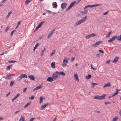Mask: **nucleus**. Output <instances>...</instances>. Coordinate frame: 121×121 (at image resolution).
I'll return each mask as SVG.
<instances>
[{
    "label": "nucleus",
    "mask_w": 121,
    "mask_h": 121,
    "mask_svg": "<svg viewBox=\"0 0 121 121\" xmlns=\"http://www.w3.org/2000/svg\"><path fill=\"white\" fill-rule=\"evenodd\" d=\"M108 11L106 12H105L104 13H103V15H106L108 13Z\"/></svg>",
    "instance_id": "nucleus-52"
},
{
    "label": "nucleus",
    "mask_w": 121,
    "mask_h": 121,
    "mask_svg": "<svg viewBox=\"0 0 121 121\" xmlns=\"http://www.w3.org/2000/svg\"><path fill=\"white\" fill-rule=\"evenodd\" d=\"M19 111H16L14 112V113L15 114H17V113H18V112H19Z\"/></svg>",
    "instance_id": "nucleus-55"
},
{
    "label": "nucleus",
    "mask_w": 121,
    "mask_h": 121,
    "mask_svg": "<svg viewBox=\"0 0 121 121\" xmlns=\"http://www.w3.org/2000/svg\"><path fill=\"white\" fill-rule=\"evenodd\" d=\"M55 30V29H54L52 30V31L51 32H52V33H53V32Z\"/></svg>",
    "instance_id": "nucleus-63"
},
{
    "label": "nucleus",
    "mask_w": 121,
    "mask_h": 121,
    "mask_svg": "<svg viewBox=\"0 0 121 121\" xmlns=\"http://www.w3.org/2000/svg\"><path fill=\"white\" fill-rule=\"evenodd\" d=\"M104 103L106 104L107 105V104H108L111 103V102H105Z\"/></svg>",
    "instance_id": "nucleus-51"
},
{
    "label": "nucleus",
    "mask_w": 121,
    "mask_h": 121,
    "mask_svg": "<svg viewBox=\"0 0 121 121\" xmlns=\"http://www.w3.org/2000/svg\"><path fill=\"white\" fill-rule=\"evenodd\" d=\"M41 87H42L41 86H38L35 88V89H36V90H37L39 89H40L41 88Z\"/></svg>",
    "instance_id": "nucleus-36"
},
{
    "label": "nucleus",
    "mask_w": 121,
    "mask_h": 121,
    "mask_svg": "<svg viewBox=\"0 0 121 121\" xmlns=\"http://www.w3.org/2000/svg\"><path fill=\"white\" fill-rule=\"evenodd\" d=\"M45 50V48H44L43 50L42 51V53H43V52Z\"/></svg>",
    "instance_id": "nucleus-58"
},
{
    "label": "nucleus",
    "mask_w": 121,
    "mask_h": 121,
    "mask_svg": "<svg viewBox=\"0 0 121 121\" xmlns=\"http://www.w3.org/2000/svg\"><path fill=\"white\" fill-rule=\"evenodd\" d=\"M15 99H14V97L12 99V102H13L14 101Z\"/></svg>",
    "instance_id": "nucleus-59"
},
{
    "label": "nucleus",
    "mask_w": 121,
    "mask_h": 121,
    "mask_svg": "<svg viewBox=\"0 0 121 121\" xmlns=\"http://www.w3.org/2000/svg\"><path fill=\"white\" fill-rule=\"evenodd\" d=\"M118 118L116 117H115L112 120V121H116L117 120Z\"/></svg>",
    "instance_id": "nucleus-41"
},
{
    "label": "nucleus",
    "mask_w": 121,
    "mask_h": 121,
    "mask_svg": "<svg viewBox=\"0 0 121 121\" xmlns=\"http://www.w3.org/2000/svg\"><path fill=\"white\" fill-rule=\"evenodd\" d=\"M119 57L117 56H116L114 60L112 61V62L114 63H116Z\"/></svg>",
    "instance_id": "nucleus-11"
},
{
    "label": "nucleus",
    "mask_w": 121,
    "mask_h": 121,
    "mask_svg": "<svg viewBox=\"0 0 121 121\" xmlns=\"http://www.w3.org/2000/svg\"><path fill=\"white\" fill-rule=\"evenodd\" d=\"M91 68L93 70H95L96 69V68H94L92 67V64H91Z\"/></svg>",
    "instance_id": "nucleus-44"
},
{
    "label": "nucleus",
    "mask_w": 121,
    "mask_h": 121,
    "mask_svg": "<svg viewBox=\"0 0 121 121\" xmlns=\"http://www.w3.org/2000/svg\"><path fill=\"white\" fill-rule=\"evenodd\" d=\"M27 78V76L26 74H22L18 77L17 80L18 81H21L23 78Z\"/></svg>",
    "instance_id": "nucleus-3"
},
{
    "label": "nucleus",
    "mask_w": 121,
    "mask_h": 121,
    "mask_svg": "<svg viewBox=\"0 0 121 121\" xmlns=\"http://www.w3.org/2000/svg\"><path fill=\"white\" fill-rule=\"evenodd\" d=\"M9 28L10 27L9 26L7 27L5 29V31L6 32H7L8 31V30L9 29Z\"/></svg>",
    "instance_id": "nucleus-40"
},
{
    "label": "nucleus",
    "mask_w": 121,
    "mask_h": 121,
    "mask_svg": "<svg viewBox=\"0 0 121 121\" xmlns=\"http://www.w3.org/2000/svg\"><path fill=\"white\" fill-rule=\"evenodd\" d=\"M14 83V82L13 81H11L10 82V86L11 87L12 86Z\"/></svg>",
    "instance_id": "nucleus-39"
},
{
    "label": "nucleus",
    "mask_w": 121,
    "mask_h": 121,
    "mask_svg": "<svg viewBox=\"0 0 121 121\" xmlns=\"http://www.w3.org/2000/svg\"><path fill=\"white\" fill-rule=\"evenodd\" d=\"M19 121H26V120L24 117L22 116L20 118Z\"/></svg>",
    "instance_id": "nucleus-17"
},
{
    "label": "nucleus",
    "mask_w": 121,
    "mask_h": 121,
    "mask_svg": "<svg viewBox=\"0 0 121 121\" xmlns=\"http://www.w3.org/2000/svg\"><path fill=\"white\" fill-rule=\"evenodd\" d=\"M34 119V118H31L30 120H29V121H33Z\"/></svg>",
    "instance_id": "nucleus-56"
},
{
    "label": "nucleus",
    "mask_w": 121,
    "mask_h": 121,
    "mask_svg": "<svg viewBox=\"0 0 121 121\" xmlns=\"http://www.w3.org/2000/svg\"><path fill=\"white\" fill-rule=\"evenodd\" d=\"M93 7V5H88L86 6H85L84 8V9L85 10L88 7L92 8Z\"/></svg>",
    "instance_id": "nucleus-20"
},
{
    "label": "nucleus",
    "mask_w": 121,
    "mask_h": 121,
    "mask_svg": "<svg viewBox=\"0 0 121 121\" xmlns=\"http://www.w3.org/2000/svg\"><path fill=\"white\" fill-rule=\"evenodd\" d=\"M106 95L103 94L101 96L98 95L95 96L94 97V99H104Z\"/></svg>",
    "instance_id": "nucleus-2"
},
{
    "label": "nucleus",
    "mask_w": 121,
    "mask_h": 121,
    "mask_svg": "<svg viewBox=\"0 0 121 121\" xmlns=\"http://www.w3.org/2000/svg\"><path fill=\"white\" fill-rule=\"evenodd\" d=\"M14 76V74H10L8 75L6 77H4L5 79L7 80H10L12 78V76Z\"/></svg>",
    "instance_id": "nucleus-6"
},
{
    "label": "nucleus",
    "mask_w": 121,
    "mask_h": 121,
    "mask_svg": "<svg viewBox=\"0 0 121 121\" xmlns=\"http://www.w3.org/2000/svg\"><path fill=\"white\" fill-rule=\"evenodd\" d=\"M44 21L41 22V23L39 24L38 25V26L39 28L41 27V26L42 25V24L44 23Z\"/></svg>",
    "instance_id": "nucleus-25"
},
{
    "label": "nucleus",
    "mask_w": 121,
    "mask_h": 121,
    "mask_svg": "<svg viewBox=\"0 0 121 121\" xmlns=\"http://www.w3.org/2000/svg\"><path fill=\"white\" fill-rule=\"evenodd\" d=\"M91 77V76L90 74H88L87 76H86V79H90Z\"/></svg>",
    "instance_id": "nucleus-24"
},
{
    "label": "nucleus",
    "mask_w": 121,
    "mask_h": 121,
    "mask_svg": "<svg viewBox=\"0 0 121 121\" xmlns=\"http://www.w3.org/2000/svg\"><path fill=\"white\" fill-rule=\"evenodd\" d=\"M102 5L101 4H95L94 5H93V7L96 6H101Z\"/></svg>",
    "instance_id": "nucleus-37"
},
{
    "label": "nucleus",
    "mask_w": 121,
    "mask_h": 121,
    "mask_svg": "<svg viewBox=\"0 0 121 121\" xmlns=\"http://www.w3.org/2000/svg\"><path fill=\"white\" fill-rule=\"evenodd\" d=\"M100 56V55L99 53L97 54L96 56L98 57L99 58V57Z\"/></svg>",
    "instance_id": "nucleus-47"
},
{
    "label": "nucleus",
    "mask_w": 121,
    "mask_h": 121,
    "mask_svg": "<svg viewBox=\"0 0 121 121\" xmlns=\"http://www.w3.org/2000/svg\"><path fill=\"white\" fill-rule=\"evenodd\" d=\"M52 77L54 79H56L57 78L60 77V75L58 73H54L52 74Z\"/></svg>",
    "instance_id": "nucleus-5"
},
{
    "label": "nucleus",
    "mask_w": 121,
    "mask_h": 121,
    "mask_svg": "<svg viewBox=\"0 0 121 121\" xmlns=\"http://www.w3.org/2000/svg\"><path fill=\"white\" fill-rule=\"evenodd\" d=\"M8 62L10 63H13L14 62H17V61L15 60H9Z\"/></svg>",
    "instance_id": "nucleus-31"
},
{
    "label": "nucleus",
    "mask_w": 121,
    "mask_h": 121,
    "mask_svg": "<svg viewBox=\"0 0 121 121\" xmlns=\"http://www.w3.org/2000/svg\"><path fill=\"white\" fill-rule=\"evenodd\" d=\"M27 89V88H24L23 90V92L24 93L25 92Z\"/></svg>",
    "instance_id": "nucleus-49"
},
{
    "label": "nucleus",
    "mask_w": 121,
    "mask_h": 121,
    "mask_svg": "<svg viewBox=\"0 0 121 121\" xmlns=\"http://www.w3.org/2000/svg\"><path fill=\"white\" fill-rule=\"evenodd\" d=\"M118 92L117 91L116 92L114 93V94L112 95V96L113 97L115 95H117L118 93Z\"/></svg>",
    "instance_id": "nucleus-33"
},
{
    "label": "nucleus",
    "mask_w": 121,
    "mask_h": 121,
    "mask_svg": "<svg viewBox=\"0 0 121 121\" xmlns=\"http://www.w3.org/2000/svg\"><path fill=\"white\" fill-rule=\"evenodd\" d=\"M100 43V42H98L96 43H95L92 44L91 47H96Z\"/></svg>",
    "instance_id": "nucleus-9"
},
{
    "label": "nucleus",
    "mask_w": 121,
    "mask_h": 121,
    "mask_svg": "<svg viewBox=\"0 0 121 121\" xmlns=\"http://www.w3.org/2000/svg\"><path fill=\"white\" fill-rule=\"evenodd\" d=\"M87 18V16H86L84 17L82 19H81L79 21L77 22L75 24V26H77L78 25L84 22Z\"/></svg>",
    "instance_id": "nucleus-1"
},
{
    "label": "nucleus",
    "mask_w": 121,
    "mask_h": 121,
    "mask_svg": "<svg viewBox=\"0 0 121 121\" xmlns=\"http://www.w3.org/2000/svg\"><path fill=\"white\" fill-rule=\"evenodd\" d=\"M91 37L90 35L85 37V38L86 39H88L89 38H90Z\"/></svg>",
    "instance_id": "nucleus-43"
},
{
    "label": "nucleus",
    "mask_w": 121,
    "mask_h": 121,
    "mask_svg": "<svg viewBox=\"0 0 121 121\" xmlns=\"http://www.w3.org/2000/svg\"><path fill=\"white\" fill-rule=\"evenodd\" d=\"M53 33H52V32H51L50 33V34L48 35V36L47 37L48 39H49L51 36L52 35Z\"/></svg>",
    "instance_id": "nucleus-27"
},
{
    "label": "nucleus",
    "mask_w": 121,
    "mask_h": 121,
    "mask_svg": "<svg viewBox=\"0 0 121 121\" xmlns=\"http://www.w3.org/2000/svg\"><path fill=\"white\" fill-rule=\"evenodd\" d=\"M31 0H26V1L25 4H28L29 3L31 2Z\"/></svg>",
    "instance_id": "nucleus-26"
},
{
    "label": "nucleus",
    "mask_w": 121,
    "mask_h": 121,
    "mask_svg": "<svg viewBox=\"0 0 121 121\" xmlns=\"http://www.w3.org/2000/svg\"><path fill=\"white\" fill-rule=\"evenodd\" d=\"M55 53V51H53L52 53L50 54V56H52L53 54H54Z\"/></svg>",
    "instance_id": "nucleus-48"
},
{
    "label": "nucleus",
    "mask_w": 121,
    "mask_h": 121,
    "mask_svg": "<svg viewBox=\"0 0 121 121\" xmlns=\"http://www.w3.org/2000/svg\"><path fill=\"white\" fill-rule=\"evenodd\" d=\"M39 44L38 43H36V44L35 45V46L34 47L35 49H36L37 48V47L38 46Z\"/></svg>",
    "instance_id": "nucleus-42"
},
{
    "label": "nucleus",
    "mask_w": 121,
    "mask_h": 121,
    "mask_svg": "<svg viewBox=\"0 0 121 121\" xmlns=\"http://www.w3.org/2000/svg\"><path fill=\"white\" fill-rule=\"evenodd\" d=\"M74 77L75 78L76 80L78 82L79 81V80L78 79L77 74L76 73L75 74L74 76Z\"/></svg>",
    "instance_id": "nucleus-18"
},
{
    "label": "nucleus",
    "mask_w": 121,
    "mask_h": 121,
    "mask_svg": "<svg viewBox=\"0 0 121 121\" xmlns=\"http://www.w3.org/2000/svg\"><path fill=\"white\" fill-rule=\"evenodd\" d=\"M99 52H101L102 53V54H103L104 53V52L102 50H99Z\"/></svg>",
    "instance_id": "nucleus-53"
},
{
    "label": "nucleus",
    "mask_w": 121,
    "mask_h": 121,
    "mask_svg": "<svg viewBox=\"0 0 121 121\" xmlns=\"http://www.w3.org/2000/svg\"><path fill=\"white\" fill-rule=\"evenodd\" d=\"M52 4L53 5V6L55 7H57V5L56 3V2H53L52 3Z\"/></svg>",
    "instance_id": "nucleus-28"
},
{
    "label": "nucleus",
    "mask_w": 121,
    "mask_h": 121,
    "mask_svg": "<svg viewBox=\"0 0 121 121\" xmlns=\"http://www.w3.org/2000/svg\"><path fill=\"white\" fill-rule=\"evenodd\" d=\"M43 97H42L41 96L40 97V103H41L43 101Z\"/></svg>",
    "instance_id": "nucleus-30"
},
{
    "label": "nucleus",
    "mask_w": 121,
    "mask_h": 121,
    "mask_svg": "<svg viewBox=\"0 0 121 121\" xmlns=\"http://www.w3.org/2000/svg\"><path fill=\"white\" fill-rule=\"evenodd\" d=\"M12 13V11H10L8 13V14L7 16V17L8 18L10 15Z\"/></svg>",
    "instance_id": "nucleus-32"
},
{
    "label": "nucleus",
    "mask_w": 121,
    "mask_h": 121,
    "mask_svg": "<svg viewBox=\"0 0 121 121\" xmlns=\"http://www.w3.org/2000/svg\"><path fill=\"white\" fill-rule=\"evenodd\" d=\"M47 81L50 82H52L54 81L53 78L52 77H48L47 79Z\"/></svg>",
    "instance_id": "nucleus-10"
},
{
    "label": "nucleus",
    "mask_w": 121,
    "mask_h": 121,
    "mask_svg": "<svg viewBox=\"0 0 121 121\" xmlns=\"http://www.w3.org/2000/svg\"><path fill=\"white\" fill-rule=\"evenodd\" d=\"M47 11L49 13H50L51 12V11L50 10H47Z\"/></svg>",
    "instance_id": "nucleus-64"
},
{
    "label": "nucleus",
    "mask_w": 121,
    "mask_h": 121,
    "mask_svg": "<svg viewBox=\"0 0 121 121\" xmlns=\"http://www.w3.org/2000/svg\"><path fill=\"white\" fill-rule=\"evenodd\" d=\"M28 77L31 80H34L35 79V77L32 75H29Z\"/></svg>",
    "instance_id": "nucleus-13"
},
{
    "label": "nucleus",
    "mask_w": 121,
    "mask_h": 121,
    "mask_svg": "<svg viewBox=\"0 0 121 121\" xmlns=\"http://www.w3.org/2000/svg\"><path fill=\"white\" fill-rule=\"evenodd\" d=\"M115 35H114L112 37V38H111L109 40H108V43H110L112 41H114L116 39Z\"/></svg>",
    "instance_id": "nucleus-8"
},
{
    "label": "nucleus",
    "mask_w": 121,
    "mask_h": 121,
    "mask_svg": "<svg viewBox=\"0 0 121 121\" xmlns=\"http://www.w3.org/2000/svg\"><path fill=\"white\" fill-rule=\"evenodd\" d=\"M31 103V102H28L24 106V107L25 108H26Z\"/></svg>",
    "instance_id": "nucleus-23"
},
{
    "label": "nucleus",
    "mask_w": 121,
    "mask_h": 121,
    "mask_svg": "<svg viewBox=\"0 0 121 121\" xmlns=\"http://www.w3.org/2000/svg\"><path fill=\"white\" fill-rule=\"evenodd\" d=\"M67 6V4L66 3H62L61 4V8L64 9Z\"/></svg>",
    "instance_id": "nucleus-12"
},
{
    "label": "nucleus",
    "mask_w": 121,
    "mask_h": 121,
    "mask_svg": "<svg viewBox=\"0 0 121 121\" xmlns=\"http://www.w3.org/2000/svg\"><path fill=\"white\" fill-rule=\"evenodd\" d=\"M111 86L110 84V83H108L105 84L104 86V88L105 87H110Z\"/></svg>",
    "instance_id": "nucleus-21"
},
{
    "label": "nucleus",
    "mask_w": 121,
    "mask_h": 121,
    "mask_svg": "<svg viewBox=\"0 0 121 121\" xmlns=\"http://www.w3.org/2000/svg\"><path fill=\"white\" fill-rule=\"evenodd\" d=\"M75 59V57H73L71 59V60L72 62H73L74 61V59Z\"/></svg>",
    "instance_id": "nucleus-46"
},
{
    "label": "nucleus",
    "mask_w": 121,
    "mask_h": 121,
    "mask_svg": "<svg viewBox=\"0 0 121 121\" xmlns=\"http://www.w3.org/2000/svg\"><path fill=\"white\" fill-rule=\"evenodd\" d=\"M115 37L116 38L117 40L121 41V35H120L119 36L115 35Z\"/></svg>",
    "instance_id": "nucleus-15"
},
{
    "label": "nucleus",
    "mask_w": 121,
    "mask_h": 121,
    "mask_svg": "<svg viewBox=\"0 0 121 121\" xmlns=\"http://www.w3.org/2000/svg\"><path fill=\"white\" fill-rule=\"evenodd\" d=\"M11 66H12L11 65L8 66L6 68L7 69V70L9 69H10V68H11Z\"/></svg>",
    "instance_id": "nucleus-38"
},
{
    "label": "nucleus",
    "mask_w": 121,
    "mask_h": 121,
    "mask_svg": "<svg viewBox=\"0 0 121 121\" xmlns=\"http://www.w3.org/2000/svg\"><path fill=\"white\" fill-rule=\"evenodd\" d=\"M112 31H110L108 33V35L106 36V37H109L110 35L112 34Z\"/></svg>",
    "instance_id": "nucleus-35"
},
{
    "label": "nucleus",
    "mask_w": 121,
    "mask_h": 121,
    "mask_svg": "<svg viewBox=\"0 0 121 121\" xmlns=\"http://www.w3.org/2000/svg\"><path fill=\"white\" fill-rule=\"evenodd\" d=\"M39 28V27L38 26H37L36 28V29H35V31H36Z\"/></svg>",
    "instance_id": "nucleus-54"
},
{
    "label": "nucleus",
    "mask_w": 121,
    "mask_h": 121,
    "mask_svg": "<svg viewBox=\"0 0 121 121\" xmlns=\"http://www.w3.org/2000/svg\"><path fill=\"white\" fill-rule=\"evenodd\" d=\"M57 116H56L54 118V119L53 120V121H55L56 119Z\"/></svg>",
    "instance_id": "nucleus-57"
},
{
    "label": "nucleus",
    "mask_w": 121,
    "mask_h": 121,
    "mask_svg": "<svg viewBox=\"0 0 121 121\" xmlns=\"http://www.w3.org/2000/svg\"><path fill=\"white\" fill-rule=\"evenodd\" d=\"M90 35L91 37L96 36L97 35L96 34L94 33H93L92 34H91Z\"/></svg>",
    "instance_id": "nucleus-29"
},
{
    "label": "nucleus",
    "mask_w": 121,
    "mask_h": 121,
    "mask_svg": "<svg viewBox=\"0 0 121 121\" xmlns=\"http://www.w3.org/2000/svg\"><path fill=\"white\" fill-rule=\"evenodd\" d=\"M52 67L53 68H55V62H52L51 64Z\"/></svg>",
    "instance_id": "nucleus-22"
},
{
    "label": "nucleus",
    "mask_w": 121,
    "mask_h": 121,
    "mask_svg": "<svg viewBox=\"0 0 121 121\" xmlns=\"http://www.w3.org/2000/svg\"><path fill=\"white\" fill-rule=\"evenodd\" d=\"M20 94L19 93L16 96L17 97H18L19 96Z\"/></svg>",
    "instance_id": "nucleus-60"
},
{
    "label": "nucleus",
    "mask_w": 121,
    "mask_h": 121,
    "mask_svg": "<svg viewBox=\"0 0 121 121\" xmlns=\"http://www.w3.org/2000/svg\"><path fill=\"white\" fill-rule=\"evenodd\" d=\"M34 99V97L33 96H32L30 97H29V99Z\"/></svg>",
    "instance_id": "nucleus-45"
},
{
    "label": "nucleus",
    "mask_w": 121,
    "mask_h": 121,
    "mask_svg": "<svg viewBox=\"0 0 121 121\" xmlns=\"http://www.w3.org/2000/svg\"><path fill=\"white\" fill-rule=\"evenodd\" d=\"M21 23V22L20 21H19L17 23V25H20V23Z\"/></svg>",
    "instance_id": "nucleus-61"
},
{
    "label": "nucleus",
    "mask_w": 121,
    "mask_h": 121,
    "mask_svg": "<svg viewBox=\"0 0 121 121\" xmlns=\"http://www.w3.org/2000/svg\"><path fill=\"white\" fill-rule=\"evenodd\" d=\"M88 12L87 10H86L83 11H82L81 12V13L82 14H86Z\"/></svg>",
    "instance_id": "nucleus-19"
},
{
    "label": "nucleus",
    "mask_w": 121,
    "mask_h": 121,
    "mask_svg": "<svg viewBox=\"0 0 121 121\" xmlns=\"http://www.w3.org/2000/svg\"><path fill=\"white\" fill-rule=\"evenodd\" d=\"M55 73H58L59 74H60L61 75L63 76H65V73L63 72H59L58 71H56L55 72Z\"/></svg>",
    "instance_id": "nucleus-16"
},
{
    "label": "nucleus",
    "mask_w": 121,
    "mask_h": 121,
    "mask_svg": "<svg viewBox=\"0 0 121 121\" xmlns=\"http://www.w3.org/2000/svg\"><path fill=\"white\" fill-rule=\"evenodd\" d=\"M75 3V2H73L71 3L67 9H66V11H67L71 9L73 6V4H74Z\"/></svg>",
    "instance_id": "nucleus-7"
},
{
    "label": "nucleus",
    "mask_w": 121,
    "mask_h": 121,
    "mask_svg": "<svg viewBox=\"0 0 121 121\" xmlns=\"http://www.w3.org/2000/svg\"><path fill=\"white\" fill-rule=\"evenodd\" d=\"M91 85H92V86H93V88L95 85H98V84L95 83H93V82H92L91 83Z\"/></svg>",
    "instance_id": "nucleus-34"
},
{
    "label": "nucleus",
    "mask_w": 121,
    "mask_h": 121,
    "mask_svg": "<svg viewBox=\"0 0 121 121\" xmlns=\"http://www.w3.org/2000/svg\"><path fill=\"white\" fill-rule=\"evenodd\" d=\"M13 31H12L11 32V35H10L11 36H12L13 35Z\"/></svg>",
    "instance_id": "nucleus-62"
},
{
    "label": "nucleus",
    "mask_w": 121,
    "mask_h": 121,
    "mask_svg": "<svg viewBox=\"0 0 121 121\" xmlns=\"http://www.w3.org/2000/svg\"><path fill=\"white\" fill-rule=\"evenodd\" d=\"M110 60H108L105 63L108 64L110 63Z\"/></svg>",
    "instance_id": "nucleus-50"
},
{
    "label": "nucleus",
    "mask_w": 121,
    "mask_h": 121,
    "mask_svg": "<svg viewBox=\"0 0 121 121\" xmlns=\"http://www.w3.org/2000/svg\"><path fill=\"white\" fill-rule=\"evenodd\" d=\"M48 105V103H47L45 104L44 105H42L41 106V110H43L44 108H45L46 106Z\"/></svg>",
    "instance_id": "nucleus-14"
},
{
    "label": "nucleus",
    "mask_w": 121,
    "mask_h": 121,
    "mask_svg": "<svg viewBox=\"0 0 121 121\" xmlns=\"http://www.w3.org/2000/svg\"><path fill=\"white\" fill-rule=\"evenodd\" d=\"M68 59H66L65 58L63 60L62 66L64 68L67 65L68 61Z\"/></svg>",
    "instance_id": "nucleus-4"
}]
</instances>
